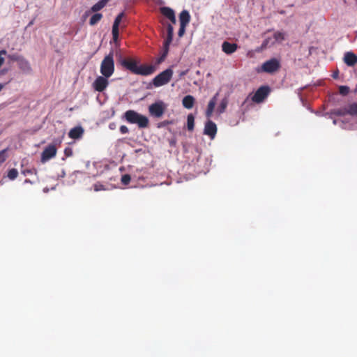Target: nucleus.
I'll return each instance as SVG.
<instances>
[{
  "mask_svg": "<svg viewBox=\"0 0 357 357\" xmlns=\"http://www.w3.org/2000/svg\"><path fill=\"white\" fill-rule=\"evenodd\" d=\"M119 57L121 65L133 74L147 76L152 75L155 71V68L151 65L138 66L139 62L134 59H122L121 55Z\"/></svg>",
  "mask_w": 357,
  "mask_h": 357,
  "instance_id": "obj_1",
  "label": "nucleus"
},
{
  "mask_svg": "<svg viewBox=\"0 0 357 357\" xmlns=\"http://www.w3.org/2000/svg\"><path fill=\"white\" fill-rule=\"evenodd\" d=\"M126 120L130 123H136L141 128H146L149 126V119L134 110H128L125 112Z\"/></svg>",
  "mask_w": 357,
  "mask_h": 357,
  "instance_id": "obj_2",
  "label": "nucleus"
},
{
  "mask_svg": "<svg viewBox=\"0 0 357 357\" xmlns=\"http://www.w3.org/2000/svg\"><path fill=\"white\" fill-rule=\"evenodd\" d=\"M114 72V54L112 51L105 56L100 64V73L105 77H111Z\"/></svg>",
  "mask_w": 357,
  "mask_h": 357,
  "instance_id": "obj_3",
  "label": "nucleus"
},
{
  "mask_svg": "<svg viewBox=\"0 0 357 357\" xmlns=\"http://www.w3.org/2000/svg\"><path fill=\"white\" fill-rule=\"evenodd\" d=\"M167 109V105L162 100H158L149 107V114L154 118H161Z\"/></svg>",
  "mask_w": 357,
  "mask_h": 357,
  "instance_id": "obj_4",
  "label": "nucleus"
},
{
  "mask_svg": "<svg viewBox=\"0 0 357 357\" xmlns=\"http://www.w3.org/2000/svg\"><path fill=\"white\" fill-rule=\"evenodd\" d=\"M173 70L170 68L166 69L154 77L153 84L155 87L167 84L171 80Z\"/></svg>",
  "mask_w": 357,
  "mask_h": 357,
  "instance_id": "obj_5",
  "label": "nucleus"
},
{
  "mask_svg": "<svg viewBox=\"0 0 357 357\" xmlns=\"http://www.w3.org/2000/svg\"><path fill=\"white\" fill-rule=\"evenodd\" d=\"M332 114L339 116H345L347 114L357 116V103L353 102L343 107L335 109L332 112Z\"/></svg>",
  "mask_w": 357,
  "mask_h": 357,
  "instance_id": "obj_6",
  "label": "nucleus"
},
{
  "mask_svg": "<svg viewBox=\"0 0 357 357\" xmlns=\"http://www.w3.org/2000/svg\"><path fill=\"white\" fill-rule=\"evenodd\" d=\"M280 68V61L275 59H271L270 60H268L265 61L261 67V72H264L267 73H273L277 72ZM258 72H260V70H258Z\"/></svg>",
  "mask_w": 357,
  "mask_h": 357,
  "instance_id": "obj_7",
  "label": "nucleus"
},
{
  "mask_svg": "<svg viewBox=\"0 0 357 357\" xmlns=\"http://www.w3.org/2000/svg\"><path fill=\"white\" fill-rule=\"evenodd\" d=\"M271 93V88L264 85L260 86L252 97V100L255 103L262 102Z\"/></svg>",
  "mask_w": 357,
  "mask_h": 357,
  "instance_id": "obj_8",
  "label": "nucleus"
},
{
  "mask_svg": "<svg viewBox=\"0 0 357 357\" xmlns=\"http://www.w3.org/2000/svg\"><path fill=\"white\" fill-rule=\"evenodd\" d=\"M56 148L53 144L48 145L41 153V162L43 163L48 161L56 155Z\"/></svg>",
  "mask_w": 357,
  "mask_h": 357,
  "instance_id": "obj_9",
  "label": "nucleus"
},
{
  "mask_svg": "<svg viewBox=\"0 0 357 357\" xmlns=\"http://www.w3.org/2000/svg\"><path fill=\"white\" fill-rule=\"evenodd\" d=\"M108 77L102 76H98L93 83V87L95 91L98 92H102L106 89L109 85Z\"/></svg>",
  "mask_w": 357,
  "mask_h": 357,
  "instance_id": "obj_10",
  "label": "nucleus"
},
{
  "mask_svg": "<svg viewBox=\"0 0 357 357\" xmlns=\"http://www.w3.org/2000/svg\"><path fill=\"white\" fill-rule=\"evenodd\" d=\"M217 133L216 124L211 120H208L204 126V134L213 139Z\"/></svg>",
  "mask_w": 357,
  "mask_h": 357,
  "instance_id": "obj_11",
  "label": "nucleus"
},
{
  "mask_svg": "<svg viewBox=\"0 0 357 357\" xmlns=\"http://www.w3.org/2000/svg\"><path fill=\"white\" fill-rule=\"evenodd\" d=\"M343 60L348 66H354L357 63V55L351 52H347L344 54Z\"/></svg>",
  "mask_w": 357,
  "mask_h": 357,
  "instance_id": "obj_12",
  "label": "nucleus"
},
{
  "mask_svg": "<svg viewBox=\"0 0 357 357\" xmlns=\"http://www.w3.org/2000/svg\"><path fill=\"white\" fill-rule=\"evenodd\" d=\"M238 49L236 43H231L227 41H224L222 44V50L227 54H231L235 52Z\"/></svg>",
  "mask_w": 357,
  "mask_h": 357,
  "instance_id": "obj_13",
  "label": "nucleus"
},
{
  "mask_svg": "<svg viewBox=\"0 0 357 357\" xmlns=\"http://www.w3.org/2000/svg\"><path fill=\"white\" fill-rule=\"evenodd\" d=\"M218 96H219V93H216L215 94V96L210 100V101L208 104L207 109L206 111V116L208 118H210L213 114V112L214 111V109H215V105L217 102V99H218Z\"/></svg>",
  "mask_w": 357,
  "mask_h": 357,
  "instance_id": "obj_14",
  "label": "nucleus"
},
{
  "mask_svg": "<svg viewBox=\"0 0 357 357\" xmlns=\"http://www.w3.org/2000/svg\"><path fill=\"white\" fill-rule=\"evenodd\" d=\"M84 134V129L81 126H76L72 128L68 132V137L73 139L82 137Z\"/></svg>",
  "mask_w": 357,
  "mask_h": 357,
  "instance_id": "obj_15",
  "label": "nucleus"
},
{
  "mask_svg": "<svg viewBox=\"0 0 357 357\" xmlns=\"http://www.w3.org/2000/svg\"><path fill=\"white\" fill-rule=\"evenodd\" d=\"M195 99L191 95L185 96L182 100L183 106L186 109H191L193 107Z\"/></svg>",
  "mask_w": 357,
  "mask_h": 357,
  "instance_id": "obj_16",
  "label": "nucleus"
},
{
  "mask_svg": "<svg viewBox=\"0 0 357 357\" xmlns=\"http://www.w3.org/2000/svg\"><path fill=\"white\" fill-rule=\"evenodd\" d=\"M167 38L164 41V46L169 47L172 39H173V35H174V28L171 24H168L167 27Z\"/></svg>",
  "mask_w": 357,
  "mask_h": 357,
  "instance_id": "obj_17",
  "label": "nucleus"
},
{
  "mask_svg": "<svg viewBox=\"0 0 357 357\" xmlns=\"http://www.w3.org/2000/svg\"><path fill=\"white\" fill-rule=\"evenodd\" d=\"M179 21L181 25L187 26L190 21V15L188 10H183L179 15Z\"/></svg>",
  "mask_w": 357,
  "mask_h": 357,
  "instance_id": "obj_18",
  "label": "nucleus"
},
{
  "mask_svg": "<svg viewBox=\"0 0 357 357\" xmlns=\"http://www.w3.org/2000/svg\"><path fill=\"white\" fill-rule=\"evenodd\" d=\"M18 67L24 72V73H29L31 71V67L29 62L25 59L24 57L17 63Z\"/></svg>",
  "mask_w": 357,
  "mask_h": 357,
  "instance_id": "obj_19",
  "label": "nucleus"
},
{
  "mask_svg": "<svg viewBox=\"0 0 357 357\" xmlns=\"http://www.w3.org/2000/svg\"><path fill=\"white\" fill-rule=\"evenodd\" d=\"M110 0H100L91 7V11L98 12L103 8Z\"/></svg>",
  "mask_w": 357,
  "mask_h": 357,
  "instance_id": "obj_20",
  "label": "nucleus"
},
{
  "mask_svg": "<svg viewBox=\"0 0 357 357\" xmlns=\"http://www.w3.org/2000/svg\"><path fill=\"white\" fill-rule=\"evenodd\" d=\"M284 33L280 31H276L273 34V40L271 41V44H275V43H281L284 40Z\"/></svg>",
  "mask_w": 357,
  "mask_h": 357,
  "instance_id": "obj_21",
  "label": "nucleus"
},
{
  "mask_svg": "<svg viewBox=\"0 0 357 357\" xmlns=\"http://www.w3.org/2000/svg\"><path fill=\"white\" fill-rule=\"evenodd\" d=\"M160 10L161 13L168 19L175 15L174 11L169 7H162Z\"/></svg>",
  "mask_w": 357,
  "mask_h": 357,
  "instance_id": "obj_22",
  "label": "nucleus"
},
{
  "mask_svg": "<svg viewBox=\"0 0 357 357\" xmlns=\"http://www.w3.org/2000/svg\"><path fill=\"white\" fill-rule=\"evenodd\" d=\"M195 126V117L192 114L188 115L187 128L189 131H192Z\"/></svg>",
  "mask_w": 357,
  "mask_h": 357,
  "instance_id": "obj_23",
  "label": "nucleus"
},
{
  "mask_svg": "<svg viewBox=\"0 0 357 357\" xmlns=\"http://www.w3.org/2000/svg\"><path fill=\"white\" fill-rule=\"evenodd\" d=\"M102 18L101 13H96L91 16L89 20V24L93 26L96 24Z\"/></svg>",
  "mask_w": 357,
  "mask_h": 357,
  "instance_id": "obj_24",
  "label": "nucleus"
},
{
  "mask_svg": "<svg viewBox=\"0 0 357 357\" xmlns=\"http://www.w3.org/2000/svg\"><path fill=\"white\" fill-rule=\"evenodd\" d=\"M124 16V13L122 12L121 13H119L115 18L114 20V24H113V26H112V29H119V24L121 22V20L122 18Z\"/></svg>",
  "mask_w": 357,
  "mask_h": 357,
  "instance_id": "obj_25",
  "label": "nucleus"
},
{
  "mask_svg": "<svg viewBox=\"0 0 357 357\" xmlns=\"http://www.w3.org/2000/svg\"><path fill=\"white\" fill-rule=\"evenodd\" d=\"M228 105V99L227 98H223L218 108V111L220 114L224 113Z\"/></svg>",
  "mask_w": 357,
  "mask_h": 357,
  "instance_id": "obj_26",
  "label": "nucleus"
},
{
  "mask_svg": "<svg viewBox=\"0 0 357 357\" xmlns=\"http://www.w3.org/2000/svg\"><path fill=\"white\" fill-rule=\"evenodd\" d=\"M169 47H167V46H164L163 45L162 52L160 56L157 60V63H160L163 62L165 60V59H166V57H167V56L168 54V52H169Z\"/></svg>",
  "mask_w": 357,
  "mask_h": 357,
  "instance_id": "obj_27",
  "label": "nucleus"
},
{
  "mask_svg": "<svg viewBox=\"0 0 357 357\" xmlns=\"http://www.w3.org/2000/svg\"><path fill=\"white\" fill-rule=\"evenodd\" d=\"M18 176V172L16 169L13 168L8 172L7 176L10 180H15Z\"/></svg>",
  "mask_w": 357,
  "mask_h": 357,
  "instance_id": "obj_28",
  "label": "nucleus"
},
{
  "mask_svg": "<svg viewBox=\"0 0 357 357\" xmlns=\"http://www.w3.org/2000/svg\"><path fill=\"white\" fill-rule=\"evenodd\" d=\"M112 39L116 45H119V29H112Z\"/></svg>",
  "mask_w": 357,
  "mask_h": 357,
  "instance_id": "obj_29",
  "label": "nucleus"
},
{
  "mask_svg": "<svg viewBox=\"0 0 357 357\" xmlns=\"http://www.w3.org/2000/svg\"><path fill=\"white\" fill-rule=\"evenodd\" d=\"M273 40L271 38H266L262 44H261V49H266L267 47L273 45L274 44H271V41Z\"/></svg>",
  "mask_w": 357,
  "mask_h": 357,
  "instance_id": "obj_30",
  "label": "nucleus"
},
{
  "mask_svg": "<svg viewBox=\"0 0 357 357\" xmlns=\"http://www.w3.org/2000/svg\"><path fill=\"white\" fill-rule=\"evenodd\" d=\"M7 55V51L5 50H0V68L5 62V56Z\"/></svg>",
  "mask_w": 357,
  "mask_h": 357,
  "instance_id": "obj_31",
  "label": "nucleus"
},
{
  "mask_svg": "<svg viewBox=\"0 0 357 357\" xmlns=\"http://www.w3.org/2000/svg\"><path fill=\"white\" fill-rule=\"evenodd\" d=\"M339 92L343 96H346L349 92V87L347 86H340L339 87Z\"/></svg>",
  "mask_w": 357,
  "mask_h": 357,
  "instance_id": "obj_32",
  "label": "nucleus"
},
{
  "mask_svg": "<svg viewBox=\"0 0 357 357\" xmlns=\"http://www.w3.org/2000/svg\"><path fill=\"white\" fill-rule=\"evenodd\" d=\"M131 177L129 174H124L121 177V183L123 185H128L130 182Z\"/></svg>",
  "mask_w": 357,
  "mask_h": 357,
  "instance_id": "obj_33",
  "label": "nucleus"
},
{
  "mask_svg": "<svg viewBox=\"0 0 357 357\" xmlns=\"http://www.w3.org/2000/svg\"><path fill=\"white\" fill-rule=\"evenodd\" d=\"M93 188L95 191H100V190H105L106 188L105 186L100 182H97L93 185Z\"/></svg>",
  "mask_w": 357,
  "mask_h": 357,
  "instance_id": "obj_34",
  "label": "nucleus"
},
{
  "mask_svg": "<svg viewBox=\"0 0 357 357\" xmlns=\"http://www.w3.org/2000/svg\"><path fill=\"white\" fill-rule=\"evenodd\" d=\"M21 173L24 175V176H26V175H29V174H33V173H36V170L35 169H22L21 171Z\"/></svg>",
  "mask_w": 357,
  "mask_h": 357,
  "instance_id": "obj_35",
  "label": "nucleus"
},
{
  "mask_svg": "<svg viewBox=\"0 0 357 357\" xmlns=\"http://www.w3.org/2000/svg\"><path fill=\"white\" fill-rule=\"evenodd\" d=\"M22 57L23 56L17 54L8 55V58L11 61H16L17 63L22 59Z\"/></svg>",
  "mask_w": 357,
  "mask_h": 357,
  "instance_id": "obj_36",
  "label": "nucleus"
},
{
  "mask_svg": "<svg viewBox=\"0 0 357 357\" xmlns=\"http://www.w3.org/2000/svg\"><path fill=\"white\" fill-rule=\"evenodd\" d=\"M7 149H3L0 151V164L3 163L6 160V152Z\"/></svg>",
  "mask_w": 357,
  "mask_h": 357,
  "instance_id": "obj_37",
  "label": "nucleus"
},
{
  "mask_svg": "<svg viewBox=\"0 0 357 357\" xmlns=\"http://www.w3.org/2000/svg\"><path fill=\"white\" fill-rule=\"evenodd\" d=\"M187 26L185 25H181L180 24V28H179V30H178V36L181 37L183 36L185 31V28H186Z\"/></svg>",
  "mask_w": 357,
  "mask_h": 357,
  "instance_id": "obj_38",
  "label": "nucleus"
},
{
  "mask_svg": "<svg viewBox=\"0 0 357 357\" xmlns=\"http://www.w3.org/2000/svg\"><path fill=\"white\" fill-rule=\"evenodd\" d=\"M64 154L66 157H70L73 155V151L70 148H66L64 150Z\"/></svg>",
  "mask_w": 357,
  "mask_h": 357,
  "instance_id": "obj_39",
  "label": "nucleus"
},
{
  "mask_svg": "<svg viewBox=\"0 0 357 357\" xmlns=\"http://www.w3.org/2000/svg\"><path fill=\"white\" fill-rule=\"evenodd\" d=\"M129 131L128 128H127V126H121L120 127V132L122 133V134H126V133H128Z\"/></svg>",
  "mask_w": 357,
  "mask_h": 357,
  "instance_id": "obj_40",
  "label": "nucleus"
},
{
  "mask_svg": "<svg viewBox=\"0 0 357 357\" xmlns=\"http://www.w3.org/2000/svg\"><path fill=\"white\" fill-rule=\"evenodd\" d=\"M172 123V121H167H167H162V122L161 123V126H167V125H169V124H171Z\"/></svg>",
  "mask_w": 357,
  "mask_h": 357,
  "instance_id": "obj_41",
  "label": "nucleus"
},
{
  "mask_svg": "<svg viewBox=\"0 0 357 357\" xmlns=\"http://www.w3.org/2000/svg\"><path fill=\"white\" fill-rule=\"evenodd\" d=\"M11 79H9L8 82H6V83L4 84H1L0 83V91L3 89V87L7 84H8L10 82Z\"/></svg>",
  "mask_w": 357,
  "mask_h": 357,
  "instance_id": "obj_42",
  "label": "nucleus"
},
{
  "mask_svg": "<svg viewBox=\"0 0 357 357\" xmlns=\"http://www.w3.org/2000/svg\"><path fill=\"white\" fill-rule=\"evenodd\" d=\"M8 68H3V69L1 70L0 75H3L6 74L8 72Z\"/></svg>",
  "mask_w": 357,
  "mask_h": 357,
  "instance_id": "obj_43",
  "label": "nucleus"
},
{
  "mask_svg": "<svg viewBox=\"0 0 357 357\" xmlns=\"http://www.w3.org/2000/svg\"><path fill=\"white\" fill-rule=\"evenodd\" d=\"M169 20L173 23V24H175L176 22V17H175V15L172 17L169 18Z\"/></svg>",
  "mask_w": 357,
  "mask_h": 357,
  "instance_id": "obj_44",
  "label": "nucleus"
},
{
  "mask_svg": "<svg viewBox=\"0 0 357 357\" xmlns=\"http://www.w3.org/2000/svg\"><path fill=\"white\" fill-rule=\"evenodd\" d=\"M333 77L334 78H336V77H337V73H334V75H333Z\"/></svg>",
  "mask_w": 357,
  "mask_h": 357,
  "instance_id": "obj_45",
  "label": "nucleus"
},
{
  "mask_svg": "<svg viewBox=\"0 0 357 357\" xmlns=\"http://www.w3.org/2000/svg\"><path fill=\"white\" fill-rule=\"evenodd\" d=\"M30 182H31V181H30V180H29V179H26V180H25V183H30Z\"/></svg>",
  "mask_w": 357,
  "mask_h": 357,
  "instance_id": "obj_46",
  "label": "nucleus"
},
{
  "mask_svg": "<svg viewBox=\"0 0 357 357\" xmlns=\"http://www.w3.org/2000/svg\"><path fill=\"white\" fill-rule=\"evenodd\" d=\"M333 123H334V124H336V120H334V121H333Z\"/></svg>",
  "mask_w": 357,
  "mask_h": 357,
  "instance_id": "obj_47",
  "label": "nucleus"
}]
</instances>
